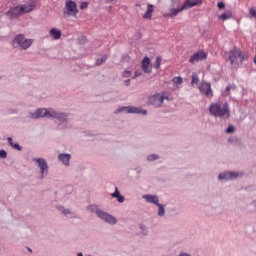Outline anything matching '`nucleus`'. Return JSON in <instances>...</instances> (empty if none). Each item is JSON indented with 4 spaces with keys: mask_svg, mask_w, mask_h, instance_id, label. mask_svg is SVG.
Here are the masks:
<instances>
[{
    "mask_svg": "<svg viewBox=\"0 0 256 256\" xmlns=\"http://www.w3.org/2000/svg\"><path fill=\"white\" fill-rule=\"evenodd\" d=\"M115 113H133L136 115H147V110H142L141 107L122 106L118 108Z\"/></svg>",
    "mask_w": 256,
    "mask_h": 256,
    "instance_id": "8",
    "label": "nucleus"
},
{
    "mask_svg": "<svg viewBox=\"0 0 256 256\" xmlns=\"http://www.w3.org/2000/svg\"><path fill=\"white\" fill-rule=\"evenodd\" d=\"M123 77H131V71L125 70V71L123 72Z\"/></svg>",
    "mask_w": 256,
    "mask_h": 256,
    "instance_id": "37",
    "label": "nucleus"
},
{
    "mask_svg": "<svg viewBox=\"0 0 256 256\" xmlns=\"http://www.w3.org/2000/svg\"><path fill=\"white\" fill-rule=\"evenodd\" d=\"M199 91L209 99L213 97V89H211V83L209 82H202L199 86Z\"/></svg>",
    "mask_w": 256,
    "mask_h": 256,
    "instance_id": "11",
    "label": "nucleus"
},
{
    "mask_svg": "<svg viewBox=\"0 0 256 256\" xmlns=\"http://www.w3.org/2000/svg\"><path fill=\"white\" fill-rule=\"evenodd\" d=\"M32 161L40 169V179H44L49 175V164H47L45 158H32Z\"/></svg>",
    "mask_w": 256,
    "mask_h": 256,
    "instance_id": "6",
    "label": "nucleus"
},
{
    "mask_svg": "<svg viewBox=\"0 0 256 256\" xmlns=\"http://www.w3.org/2000/svg\"><path fill=\"white\" fill-rule=\"evenodd\" d=\"M28 251H31V249H30V248H28Z\"/></svg>",
    "mask_w": 256,
    "mask_h": 256,
    "instance_id": "46",
    "label": "nucleus"
},
{
    "mask_svg": "<svg viewBox=\"0 0 256 256\" xmlns=\"http://www.w3.org/2000/svg\"><path fill=\"white\" fill-rule=\"evenodd\" d=\"M199 84V76H197V73H192L191 76V85H198Z\"/></svg>",
    "mask_w": 256,
    "mask_h": 256,
    "instance_id": "29",
    "label": "nucleus"
},
{
    "mask_svg": "<svg viewBox=\"0 0 256 256\" xmlns=\"http://www.w3.org/2000/svg\"><path fill=\"white\" fill-rule=\"evenodd\" d=\"M227 61H229L232 69H239V67L243 66V63L249 59L247 52L234 48L226 53Z\"/></svg>",
    "mask_w": 256,
    "mask_h": 256,
    "instance_id": "2",
    "label": "nucleus"
},
{
    "mask_svg": "<svg viewBox=\"0 0 256 256\" xmlns=\"http://www.w3.org/2000/svg\"><path fill=\"white\" fill-rule=\"evenodd\" d=\"M170 12H166L164 14V17H170L171 19H173V17H177L179 15V13H181V11H185V9H183V6L179 9L176 8H170L169 9Z\"/></svg>",
    "mask_w": 256,
    "mask_h": 256,
    "instance_id": "19",
    "label": "nucleus"
},
{
    "mask_svg": "<svg viewBox=\"0 0 256 256\" xmlns=\"http://www.w3.org/2000/svg\"><path fill=\"white\" fill-rule=\"evenodd\" d=\"M115 0H106V3H113Z\"/></svg>",
    "mask_w": 256,
    "mask_h": 256,
    "instance_id": "42",
    "label": "nucleus"
},
{
    "mask_svg": "<svg viewBox=\"0 0 256 256\" xmlns=\"http://www.w3.org/2000/svg\"><path fill=\"white\" fill-rule=\"evenodd\" d=\"M209 113L213 115V117H219L220 119H229L231 117V111L229 110V103L224 102H215L210 104Z\"/></svg>",
    "mask_w": 256,
    "mask_h": 256,
    "instance_id": "3",
    "label": "nucleus"
},
{
    "mask_svg": "<svg viewBox=\"0 0 256 256\" xmlns=\"http://www.w3.org/2000/svg\"><path fill=\"white\" fill-rule=\"evenodd\" d=\"M33 45V39L26 38L25 34H17L12 39V47L14 49H19L20 51H27Z\"/></svg>",
    "mask_w": 256,
    "mask_h": 256,
    "instance_id": "5",
    "label": "nucleus"
},
{
    "mask_svg": "<svg viewBox=\"0 0 256 256\" xmlns=\"http://www.w3.org/2000/svg\"><path fill=\"white\" fill-rule=\"evenodd\" d=\"M172 81L175 85H183V78L181 76L174 77Z\"/></svg>",
    "mask_w": 256,
    "mask_h": 256,
    "instance_id": "31",
    "label": "nucleus"
},
{
    "mask_svg": "<svg viewBox=\"0 0 256 256\" xmlns=\"http://www.w3.org/2000/svg\"><path fill=\"white\" fill-rule=\"evenodd\" d=\"M233 17V12L231 10L225 11L223 14L219 15L218 18L222 21H227V19H231Z\"/></svg>",
    "mask_w": 256,
    "mask_h": 256,
    "instance_id": "25",
    "label": "nucleus"
},
{
    "mask_svg": "<svg viewBox=\"0 0 256 256\" xmlns=\"http://www.w3.org/2000/svg\"><path fill=\"white\" fill-rule=\"evenodd\" d=\"M28 117L30 119H42L43 117H47L49 119H56L58 121L57 129L59 131L69 129L71 127V124L69 123V114L56 111L53 108H38L34 112H29Z\"/></svg>",
    "mask_w": 256,
    "mask_h": 256,
    "instance_id": "1",
    "label": "nucleus"
},
{
    "mask_svg": "<svg viewBox=\"0 0 256 256\" xmlns=\"http://www.w3.org/2000/svg\"><path fill=\"white\" fill-rule=\"evenodd\" d=\"M33 9H35V3L30 2L29 4H23L11 8L9 11L6 12V16L9 19H16V17L23 15V13H31Z\"/></svg>",
    "mask_w": 256,
    "mask_h": 256,
    "instance_id": "4",
    "label": "nucleus"
},
{
    "mask_svg": "<svg viewBox=\"0 0 256 256\" xmlns=\"http://www.w3.org/2000/svg\"><path fill=\"white\" fill-rule=\"evenodd\" d=\"M87 211H89L90 213H95L97 215V217H99V213H101V209H99V206L92 204L87 206Z\"/></svg>",
    "mask_w": 256,
    "mask_h": 256,
    "instance_id": "23",
    "label": "nucleus"
},
{
    "mask_svg": "<svg viewBox=\"0 0 256 256\" xmlns=\"http://www.w3.org/2000/svg\"><path fill=\"white\" fill-rule=\"evenodd\" d=\"M134 77H141V72L136 71V72H135V76H134Z\"/></svg>",
    "mask_w": 256,
    "mask_h": 256,
    "instance_id": "41",
    "label": "nucleus"
},
{
    "mask_svg": "<svg viewBox=\"0 0 256 256\" xmlns=\"http://www.w3.org/2000/svg\"><path fill=\"white\" fill-rule=\"evenodd\" d=\"M159 159V155L157 154H150L147 156V161H157Z\"/></svg>",
    "mask_w": 256,
    "mask_h": 256,
    "instance_id": "32",
    "label": "nucleus"
},
{
    "mask_svg": "<svg viewBox=\"0 0 256 256\" xmlns=\"http://www.w3.org/2000/svg\"><path fill=\"white\" fill-rule=\"evenodd\" d=\"M105 61H107V55L102 58H98L96 60V65H103V63H105Z\"/></svg>",
    "mask_w": 256,
    "mask_h": 256,
    "instance_id": "34",
    "label": "nucleus"
},
{
    "mask_svg": "<svg viewBox=\"0 0 256 256\" xmlns=\"http://www.w3.org/2000/svg\"><path fill=\"white\" fill-rule=\"evenodd\" d=\"M253 204L256 206V200L253 202Z\"/></svg>",
    "mask_w": 256,
    "mask_h": 256,
    "instance_id": "45",
    "label": "nucleus"
},
{
    "mask_svg": "<svg viewBox=\"0 0 256 256\" xmlns=\"http://www.w3.org/2000/svg\"><path fill=\"white\" fill-rule=\"evenodd\" d=\"M236 87L235 84L228 85L224 91H222L223 97H228L230 95V91H235Z\"/></svg>",
    "mask_w": 256,
    "mask_h": 256,
    "instance_id": "26",
    "label": "nucleus"
},
{
    "mask_svg": "<svg viewBox=\"0 0 256 256\" xmlns=\"http://www.w3.org/2000/svg\"><path fill=\"white\" fill-rule=\"evenodd\" d=\"M249 19H256V8H249Z\"/></svg>",
    "mask_w": 256,
    "mask_h": 256,
    "instance_id": "30",
    "label": "nucleus"
},
{
    "mask_svg": "<svg viewBox=\"0 0 256 256\" xmlns=\"http://www.w3.org/2000/svg\"><path fill=\"white\" fill-rule=\"evenodd\" d=\"M158 217H165V205L158 204Z\"/></svg>",
    "mask_w": 256,
    "mask_h": 256,
    "instance_id": "28",
    "label": "nucleus"
},
{
    "mask_svg": "<svg viewBox=\"0 0 256 256\" xmlns=\"http://www.w3.org/2000/svg\"><path fill=\"white\" fill-rule=\"evenodd\" d=\"M142 198L146 203H152V205L156 206L159 204V197L157 195L146 194L143 195Z\"/></svg>",
    "mask_w": 256,
    "mask_h": 256,
    "instance_id": "18",
    "label": "nucleus"
},
{
    "mask_svg": "<svg viewBox=\"0 0 256 256\" xmlns=\"http://www.w3.org/2000/svg\"><path fill=\"white\" fill-rule=\"evenodd\" d=\"M239 173L237 172H223L218 175L219 181H230V179H237Z\"/></svg>",
    "mask_w": 256,
    "mask_h": 256,
    "instance_id": "13",
    "label": "nucleus"
},
{
    "mask_svg": "<svg viewBox=\"0 0 256 256\" xmlns=\"http://www.w3.org/2000/svg\"><path fill=\"white\" fill-rule=\"evenodd\" d=\"M77 256H83V253L79 252V253L77 254Z\"/></svg>",
    "mask_w": 256,
    "mask_h": 256,
    "instance_id": "43",
    "label": "nucleus"
},
{
    "mask_svg": "<svg viewBox=\"0 0 256 256\" xmlns=\"http://www.w3.org/2000/svg\"><path fill=\"white\" fill-rule=\"evenodd\" d=\"M58 160L61 161L62 165L69 167L71 162V154L61 153L58 155Z\"/></svg>",
    "mask_w": 256,
    "mask_h": 256,
    "instance_id": "17",
    "label": "nucleus"
},
{
    "mask_svg": "<svg viewBox=\"0 0 256 256\" xmlns=\"http://www.w3.org/2000/svg\"><path fill=\"white\" fill-rule=\"evenodd\" d=\"M112 8H113L112 6H109V10H110V11H111Z\"/></svg>",
    "mask_w": 256,
    "mask_h": 256,
    "instance_id": "44",
    "label": "nucleus"
},
{
    "mask_svg": "<svg viewBox=\"0 0 256 256\" xmlns=\"http://www.w3.org/2000/svg\"><path fill=\"white\" fill-rule=\"evenodd\" d=\"M7 141L9 143V146L13 147V149H16V151H23V147H21V145H19V143L13 142V138L8 137Z\"/></svg>",
    "mask_w": 256,
    "mask_h": 256,
    "instance_id": "22",
    "label": "nucleus"
},
{
    "mask_svg": "<svg viewBox=\"0 0 256 256\" xmlns=\"http://www.w3.org/2000/svg\"><path fill=\"white\" fill-rule=\"evenodd\" d=\"M140 233L143 235V237H147L149 235V230L147 229V226L145 224H140L139 225Z\"/></svg>",
    "mask_w": 256,
    "mask_h": 256,
    "instance_id": "27",
    "label": "nucleus"
},
{
    "mask_svg": "<svg viewBox=\"0 0 256 256\" xmlns=\"http://www.w3.org/2000/svg\"><path fill=\"white\" fill-rule=\"evenodd\" d=\"M141 69L145 73H151L153 66L151 65V59L149 57H144L141 62Z\"/></svg>",
    "mask_w": 256,
    "mask_h": 256,
    "instance_id": "14",
    "label": "nucleus"
},
{
    "mask_svg": "<svg viewBox=\"0 0 256 256\" xmlns=\"http://www.w3.org/2000/svg\"><path fill=\"white\" fill-rule=\"evenodd\" d=\"M56 209L58 211H60V213H62L63 215H65L67 217V215H71L70 219H78L79 216L74 215L73 212L71 211V209L69 208H65V206L63 205H58L56 206Z\"/></svg>",
    "mask_w": 256,
    "mask_h": 256,
    "instance_id": "15",
    "label": "nucleus"
},
{
    "mask_svg": "<svg viewBox=\"0 0 256 256\" xmlns=\"http://www.w3.org/2000/svg\"><path fill=\"white\" fill-rule=\"evenodd\" d=\"M88 6L89 4L87 2H84L81 4L80 9H87Z\"/></svg>",
    "mask_w": 256,
    "mask_h": 256,
    "instance_id": "39",
    "label": "nucleus"
},
{
    "mask_svg": "<svg viewBox=\"0 0 256 256\" xmlns=\"http://www.w3.org/2000/svg\"><path fill=\"white\" fill-rule=\"evenodd\" d=\"M235 132V126L230 125L227 129H226V133L231 134Z\"/></svg>",
    "mask_w": 256,
    "mask_h": 256,
    "instance_id": "35",
    "label": "nucleus"
},
{
    "mask_svg": "<svg viewBox=\"0 0 256 256\" xmlns=\"http://www.w3.org/2000/svg\"><path fill=\"white\" fill-rule=\"evenodd\" d=\"M0 159H7V151L0 150Z\"/></svg>",
    "mask_w": 256,
    "mask_h": 256,
    "instance_id": "36",
    "label": "nucleus"
},
{
    "mask_svg": "<svg viewBox=\"0 0 256 256\" xmlns=\"http://www.w3.org/2000/svg\"><path fill=\"white\" fill-rule=\"evenodd\" d=\"M98 217L104 221V223H108L109 225H117V218L103 210L98 214Z\"/></svg>",
    "mask_w": 256,
    "mask_h": 256,
    "instance_id": "10",
    "label": "nucleus"
},
{
    "mask_svg": "<svg viewBox=\"0 0 256 256\" xmlns=\"http://www.w3.org/2000/svg\"><path fill=\"white\" fill-rule=\"evenodd\" d=\"M160 67H161V56H158V57H156L154 68L155 69H160Z\"/></svg>",
    "mask_w": 256,
    "mask_h": 256,
    "instance_id": "33",
    "label": "nucleus"
},
{
    "mask_svg": "<svg viewBox=\"0 0 256 256\" xmlns=\"http://www.w3.org/2000/svg\"><path fill=\"white\" fill-rule=\"evenodd\" d=\"M124 85H126V87H129V85H131V80L130 79L125 80Z\"/></svg>",
    "mask_w": 256,
    "mask_h": 256,
    "instance_id": "40",
    "label": "nucleus"
},
{
    "mask_svg": "<svg viewBox=\"0 0 256 256\" xmlns=\"http://www.w3.org/2000/svg\"><path fill=\"white\" fill-rule=\"evenodd\" d=\"M202 3V0H185L182 5V9H191L192 7H197V5H201Z\"/></svg>",
    "mask_w": 256,
    "mask_h": 256,
    "instance_id": "16",
    "label": "nucleus"
},
{
    "mask_svg": "<svg viewBox=\"0 0 256 256\" xmlns=\"http://www.w3.org/2000/svg\"><path fill=\"white\" fill-rule=\"evenodd\" d=\"M111 197L113 199H117L118 203H124L125 201V196L121 195V193L119 192V188H115L114 193L111 194Z\"/></svg>",
    "mask_w": 256,
    "mask_h": 256,
    "instance_id": "20",
    "label": "nucleus"
},
{
    "mask_svg": "<svg viewBox=\"0 0 256 256\" xmlns=\"http://www.w3.org/2000/svg\"><path fill=\"white\" fill-rule=\"evenodd\" d=\"M217 7H218V9H225V3L219 2V3L217 4Z\"/></svg>",
    "mask_w": 256,
    "mask_h": 256,
    "instance_id": "38",
    "label": "nucleus"
},
{
    "mask_svg": "<svg viewBox=\"0 0 256 256\" xmlns=\"http://www.w3.org/2000/svg\"><path fill=\"white\" fill-rule=\"evenodd\" d=\"M205 59H207V53H205L203 50H200L190 57L189 63H197L199 61H205Z\"/></svg>",
    "mask_w": 256,
    "mask_h": 256,
    "instance_id": "12",
    "label": "nucleus"
},
{
    "mask_svg": "<svg viewBox=\"0 0 256 256\" xmlns=\"http://www.w3.org/2000/svg\"><path fill=\"white\" fill-rule=\"evenodd\" d=\"M51 37H53V39H61V30L57 29V28H52L49 31Z\"/></svg>",
    "mask_w": 256,
    "mask_h": 256,
    "instance_id": "24",
    "label": "nucleus"
},
{
    "mask_svg": "<svg viewBox=\"0 0 256 256\" xmlns=\"http://www.w3.org/2000/svg\"><path fill=\"white\" fill-rule=\"evenodd\" d=\"M153 4H148L147 5V11L144 13L143 18L144 19H151L153 17Z\"/></svg>",
    "mask_w": 256,
    "mask_h": 256,
    "instance_id": "21",
    "label": "nucleus"
},
{
    "mask_svg": "<svg viewBox=\"0 0 256 256\" xmlns=\"http://www.w3.org/2000/svg\"><path fill=\"white\" fill-rule=\"evenodd\" d=\"M77 13H79V10H77V4H75V2L69 0L66 3L65 9L63 11V15L64 17H76Z\"/></svg>",
    "mask_w": 256,
    "mask_h": 256,
    "instance_id": "9",
    "label": "nucleus"
},
{
    "mask_svg": "<svg viewBox=\"0 0 256 256\" xmlns=\"http://www.w3.org/2000/svg\"><path fill=\"white\" fill-rule=\"evenodd\" d=\"M165 99H169V97H167V93H156L149 98V104L153 105V107H162Z\"/></svg>",
    "mask_w": 256,
    "mask_h": 256,
    "instance_id": "7",
    "label": "nucleus"
}]
</instances>
